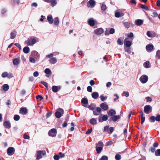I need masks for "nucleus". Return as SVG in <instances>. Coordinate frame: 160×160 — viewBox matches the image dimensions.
Returning <instances> with one entry per match:
<instances>
[{"label": "nucleus", "instance_id": "f257e3e1", "mask_svg": "<svg viewBox=\"0 0 160 160\" xmlns=\"http://www.w3.org/2000/svg\"><path fill=\"white\" fill-rule=\"evenodd\" d=\"M155 120L158 122L160 121V114H157L156 117L153 116H151L149 118V121L151 122H153Z\"/></svg>", "mask_w": 160, "mask_h": 160}, {"label": "nucleus", "instance_id": "f03ea898", "mask_svg": "<svg viewBox=\"0 0 160 160\" xmlns=\"http://www.w3.org/2000/svg\"><path fill=\"white\" fill-rule=\"evenodd\" d=\"M27 42V41H26ZM28 45H33L36 43V39L33 37H31L28 38L27 41Z\"/></svg>", "mask_w": 160, "mask_h": 160}, {"label": "nucleus", "instance_id": "7ed1b4c3", "mask_svg": "<svg viewBox=\"0 0 160 160\" xmlns=\"http://www.w3.org/2000/svg\"><path fill=\"white\" fill-rule=\"evenodd\" d=\"M152 110V108L150 105H147L144 108V112L147 114L149 113Z\"/></svg>", "mask_w": 160, "mask_h": 160}, {"label": "nucleus", "instance_id": "20e7f679", "mask_svg": "<svg viewBox=\"0 0 160 160\" xmlns=\"http://www.w3.org/2000/svg\"><path fill=\"white\" fill-rule=\"evenodd\" d=\"M114 128L112 127L109 128V126H107L104 127L103 132H107L108 134L112 133L114 131Z\"/></svg>", "mask_w": 160, "mask_h": 160}, {"label": "nucleus", "instance_id": "39448f33", "mask_svg": "<svg viewBox=\"0 0 160 160\" xmlns=\"http://www.w3.org/2000/svg\"><path fill=\"white\" fill-rule=\"evenodd\" d=\"M57 130L55 128H52L48 132V135L51 137H55L57 135Z\"/></svg>", "mask_w": 160, "mask_h": 160}, {"label": "nucleus", "instance_id": "423d86ee", "mask_svg": "<svg viewBox=\"0 0 160 160\" xmlns=\"http://www.w3.org/2000/svg\"><path fill=\"white\" fill-rule=\"evenodd\" d=\"M15 152L14 148L10 147L8 148L7 151V153L8 155L11 156L13 155Z\"/></svg>", "mask_w": 160, "mask_h": 160}, {"label": "nucleus", "instance_id": "0eeeda50", "mask_svg": "<svg viewBox=\"0 0 160 160\" xmlns=\"http://www.w3.org/2000/svg\"><path fill=\"white\" fill-rule=\"evenodd\" d=\"M139 79L142 83H144L148 81V78L147 75H143L140 77Z\"/></svg>", "mask_w": 160, "mask_h": 160}, {"label": "nucleus", "instance_id": "6e6552de", "mask_svg": "<svg viewBox=\"0 0 160 160\" xmlns=\"http://www.w3.org/2000/svg\"><path fill=\"white\" fill-rule=\"evenodd\" d=\"M87 6L88 7H93L95 5V2L94 0H90L87 3Z\"/></svg>", "mask_w": 160, "mask_h": 160}, {"label": "nucleus", "instance_id": "1a4fd4ad", "mask_svg": "<svg viewBox=\"0 0 160 160\" xmlns=\"http://www.w3.org/2000/svg\"><path fill=\"white\" fill-rule=\"evenodd\" d=\"M103 30L102 28H99L96 29L94 32V33L97 35H99L103 32Z\"/></svg>", "mask_w": 160, "mask_h": 160}, {"label": "nucleus", "instance_id": "9d476101", "mask_svg": "<svg viewBox=\"0 0 160 160\" xmlns=\"http://www.w3.org/2000/svg\"><path fill=\"white\" fill-rule=\"evenodd\" d=\"M3 125L6 128L10 129L11 127V124L9 121H5L4 122Z\"/></svg>", "mask_w": 160, "mask_h": 160}, {"label": "nucleus", "instance_id": "9b49d317", "mask_svg": "<svg viewBox=\"0 0 160 160\" xmlns=\"http://www.w3.org/2000/svg\"><path fill=\"white\" fill-rule=\"evenodd\" d=\"M61 89V86H53L52 88V91L54 92H56L59 90Z\"/></svg>", "mask_w": 160, "mask_h": 160}, {"label": "nucleus", "instance_id": "f8f14e48", "mask_svg": "<svg viewBox=\"0 0 160 160\" xmlns=\"http://www.w3.org/2000/svg\"><path fill=\"white\" fill-rule=\"evenodd\" d=\"M19 112L22 115H26L28 113V110L25 108H21L20 109Z\"/></svg>", "mask_w": 160, "mask_h": 160}, {"label": "nucleus", "instance_id": "ddd939ff", "mask_svg": "<svg viewBox=\"0 0 160 160\" xmlns=\"http://www.w3.org/2000/svg\"><path fill=\"white\" fill-rule=\"evenodd\" d=\"M108 119V117L107 115H103L101 119V118L99 117L98 118V121L99 122H102L103 121H106Z\"/></svg>", "mask_w": 160, "mask_h": 160}, {"label": "nucleus", "instance_id": "4468645a", "mask_svg": "<svg viewBox=\"0 0 160 160\" xmlns=\"http://www.w3.org/2000/svg\"><path fill=\"white\" fill-rule=\"evenodd\" d=\"M100 106L104 110H106L108 109V105L104 103H102L100 104Z\"/></svg>", "mask_w": 160, "mask_h": 160}, {"label": "nucleus", "instance_id": "2eb2a0df", "mask_svg": "<svg viewBox=\"0 0 160 160\" xmlns=\"http://www.w3.org/2000/svg\"><path fill=\"white\" fill-rule=\"evenodd\" d=\"M120 117L119 115H117V116H113L111 118H110L109 120H112L113 121L115 122H116L117 120L119 119H120Z\"/></svg>", "mask_w": 160, "mask_h": 160}, {"label": "nucleus", "instance_id": "dca6fc26", "mask_svg": "<svg viewBox=\"0 0 160 160\" xmlns=\"http://www.w3.org/2000/svg\"><path fill=\"white\" fill-rule=\"evenodd\" d=\"M143 23V21L141 19L136 20L135 22V24L137 26H141Z\"/></svg>", "mask_w": 160, "mask_h": 160}, {"label": "nucleus", "instance_id": "f3484780", "mask_svg": "<svg viewBox=\"0 0 160 160\" xmlns=\"http://www.w3.org/2000/svg\"><path fill=\"white\" fill-rule=\"evenodd\" d=\"M17 35V32L15 30H13L10 33V38L11 39H14Z\"/></svg>", "mask_w": 160, "mask_h": 160}, {"label": "nucleus", "instance_id": "a211bd4d", "mask_svg": "<svg viewBox=\"0 0 160 160\" xmlns=\"http://www.w3.org/2000/svg\"><path fill=\"white\" fill-rule=\"evenodd\" d=\"M116 114V112L113 109H111L108 112V115L109 116H113Z\"/></svg>", "mask_w": 160, "mask_h": 160}, {"label": "nucleus", "instance_id": "6ab92c4d", "mask_svg": "<svg viewBox=\"0 0 160 160\" xmlns=\"http://www.w3.org/2000/svg\"><path fill=\"white\" fill-rule=\"evenodd\" d=\"M88 24L91 26L93 27L95 25V22L93 18H90L88 20Z\"/></svg>", "mask_w": 160, "mask_h": 160}, {"label": "nucleus", "instance_id": "aec40b11", "mask_svg": "<svg viewBox=\"0 0 160 160\" xmlns=\"http://www.w3.org/2000/svg\"><path fill=\"white\" fill-rule=\"evenodd\" d=\"M153 48V46L152 44H149L147 45L146 47V49L147 51H151Z\"/></svg>", "mask_w": 160, "mask_h": 160}, {"label": "nucleus", "instance_id": "412c9836", "mask_svg": "<svg viewBox=\"0 0 160 160\" xmlns=\"http://www.w3.org/2000/svg\"><path fill=\"white\" fill-rule=\"evenodd\" d=\"M57 59L56 58L52 57L49 60L50 63L51 64H54L57 62Z\"/></svg>", "mask_w": 160, "mask_h": 160}, {"label": "nucleus", "instance_id": "4be33fe9", "mask_svg": "<svg viewBox=\"0 0 160 160\" xmlns=\"http://www.w3.org/2000/svg\"><path fill=\"white\" fill-rule=\"evenodd\" d=\"M20 60L18 58H15L14 59L13 61V63L14 65L17 66L18 65V64L20 63Z\"/></svg>", "mask_w": 160, "mask_h": 160}, {"label": "nucleus", "instance_id": "5701e85b", "mask_svg": "<svg viewBox=\"0 0 160 160\" xmlns=\"http://www.w3.org/2000/svg\"><path fill=\"white\" fill-rule=\"evenodd\" d=\"M91 95L92 98H93L95 99L97 98L99 96L98 93V92H92Z\"/></svg>", "mask_w": 160, "mask_h": 160}, {"label": "nucleus", "instance_id": "b1692460", "mask_svg": "<svg viewBox=\"0 0 160 160\" xmlns=\"http://www.w3.org/2000/svg\"><path fill=\"white\" fill-rule=\"evenodd\" d=\"M124 15V13H121L119 12H117L115 13V16L116 17L119 18L123 16Z\"/></svg>", "mask_w": 160, "mask_h": 160}, {"label": "nucleus", "instance_id": "393cba45", "mask_svg": "<svg viewBox=\"0 0 160 160\" xmlns=\"http://www.w3.org/2000/svg\"><path fill=\"white\" fill-rule=\"evenodd\" d=\"M47 20L48 21L50 24H52L53 22V20L52 16H48L47 18Z\"/></svg>", "mask_w": 160, "mask_h": 160}, {"label": "nucleus", "instance_id": "a878e982", "mask_svg": "<svg viewBox=\"0 0 160 160\" xmlns=\"http://www.w3.org/2000/svg\"><path fill=\"white\" fill-rule=\"evenodd\" d=\"M96 148L97 153L98 154L100 153L101 152L103 149L102 147H98L97 146V144H96Z\"/></svg>", "mask_w": 160, "mask_h": 160}, {"label": "nucleus", "instance_id": "bb28decb", "mask_svg": "<svg viewBox=\"0 0 160 160\" xmlns=\"http://www.w3.org/2000/svg\"><path fill=\"white\" fill-rule=\"evenodd\" d=\"M23 50L24 53L27 54L30 52V48L28 47H25L23 48Z\"/></svg>", "mask_w": 160, "mask_h": 160}, {"label": "nucleus", "instance_id": "cd10ccee", "mask_svg": "<svg viewBox=\"0 0 160 160\" xmlns=\"http://www.w3.org/2000/svg\"><path fill=\"white\" fill-rule=\"evenodd\" d=\"M42 152L41 151H39L37 152V159H39L42 158Z\"/></svg>", "mask_w": 160, "mask_h": 160}, {"label": "nucleus", "instance_id": "c85d7f7f", "mask_svg": "<svg viewBox=\"0 0 160 160\" xmlns=\"http://www.w3.org/2000/svg\"><path fill=\"white\" fill-rule=\"evenodd\" d=\"M81 102L82 103L84 104H88V100L87 98H82L81 100Z\"/></svg>", "mask_w": 160, "mask_h": 160}, {"label": "nucleus", "instance_id": "c756f323", "mask_svg": "<svg viewBox=\"0 0 160 160\" xmlns=\"http://www.w3.org/2000/svg\"><path fill=\"white\" fill-rule=\"evenodd\" d=\"M2 89L5 91H7L9 89V87L8 84H5L2 86Z\"/></svg>", "mask_w": 160, "mask_h": 160}, {"label": "nucleus", "instance_id": "7c9ffc66", "mask_svg": "<svg viewBox=\"0 0 160 160\" xmlns=\"http://www.w3.org/2000/svg\"><path fill=\"white\" fill-rule=\"evenodd\" d=\"M124 49L125 51L128 52V54H130L131 52L130 47H125Z\"/></svg>", "mask_w": 160, "mask_h": 160}, {"label": "nucleus", "instance_id": "2f4dec72", "mask_svg": "<svg viewBox=\"0 0 160 160\" xmlns=\"http://www.w3.org/2000/svg\"><path fill=\"white\" fill-rule=\"evenodd\" d=\"M143 65L146 68H148L150 67V62L149 61H146L144 63Z\"/></svg>", "mask_w": 160, "mask_h": 160}, {"label": "nucleus", "instance_id": "473e14b6", "mask_svg": "<svg viewBox=\"0 0 160 160\" xmlns=\"http://www.w3.org/2000/svg\"><path fill=\"white\" fill-rule=\"evenodd\" d=\"M55 116L57 118H59L62 116L61 113L58 111H56L55 113Z\"/></svg>", "mask_w": 160, "mask_h": 160}, {"label": "nucleus", "instance_id": "72a5a7b5", "mask_svg": "<svg viewBox=\"0 0 160 160\" xmlns=\"http://www.w3.org/2000/svg\"><path fill=\"white\" fill-rule=\"evenodd\" d=\"M54 23L55 25H57L59 24V20L58 17H56L54 18Z\"/></svg>", "mask_w": 160, "mask_h": 160}, {"label": "nucleus", "instance_id": "f704fd0d", "mask_svg": "<svg viewBox=\"0 0 160 160\" xmlns=\"http://www.w3.org/2000/svg\"><path fill=\"white\" fill-rule=\"evenodd\" d=\"M90 122L91 124L95 125L97 123V121L95 118H92L90 120Z\"/></svg>", "mask_w": 160, "mask_h": 160}, {"label": "nucleus", "instance_id": "c9c22d12", "mask_svg": "<svg viewBox=\"0 0 160 160\" xmlns=\"http://www.w3.org/2000/svg\"><path fill=\"white\" fill-rule=\"evenodd\" d=\"M140 7L141 8L144 9L148 11L149 10V8L148 7L145 5L141 4Z\"/></svg>", "mask_w": 160, "mask_h": 160}, {"label": "nucleus", "instance_id": "e433bc0d", "mask_svg": "<svg viewBox=\"0 0 160 160\" xmlns=\"http://www.w3.org/2000/svg\"><path fill=\"white\" fill-rule=\"evenodd\" d=\"M132 45V42L129 41H127L125 43L126 47H130Z\"/></svg>", "mask_w": 160, "mask_h": 160}, {"label": "nucleus", "instance_id": "4c0bfd02", "mask_svg": "<svg viewBox=\"0 0 160 160\" xmlns=\"http://www.w3.org/2000/svg\"><path fill=\"white\" fill-rule=\"evenodd\" d=\"M155 155L156 156H160V149H158L155 151Z\"/></svg>", "mask_w": 160, "mask_h": 160}, {"label": "nucleus", "instance_id": "58836bf2", "mask_svg": "<svg viewBox=\"0 0 160 160\" xmlns=\"http://www.w3.org/2000/svg\"><path fill=\"white\" fill-rule=\"evenodd\" d=\"M45 73L46 74H51L52 72L51 70L48 68H46L44 70Z\"/></svg>", "mask_w": 160, "mask_h": 160}, {"label": "nucleus", "instance_id": "ea45409f", "mask_svg": "<svg viewBox=\"0 0 160 160\" xmlns=\"http://www.w3.org/2000/svg\"><path fill=\"white\" fill-rule=\"evenodd\" d=\"M116 160H120L121 158V156L119 154H116L115 157Z\"/></svg>", "mask_w": 160, "mask_h": 160}, {"label": "nucleus", "instance_id": "a19ab883", "mask_svg": "<svg viewBox=\"0 0 160 160\" xmlns=\"http://www.w3.org/2000/svg\"><path fill=\"white\" fill-rule=\"evenodd\" d=\"M96 144H97V146H99L98 147H102V148L103 147V144L102 142L99 141L98 142V143H96Z\"/></svg>", "mask_w": 160, "mask_h": 160}, {"label": "nucleus", "instance_id": "79ce46f5", "mask_svg": "<svg viewBox=\"0 0 160 160\" xmlns=\"http://www.w3.org/2000/svg\"><path fill=\"white\" fill-rule=\"evenodd\" d=\"M20 117L19 115H15L14 117V119L15 121H18L19 120Z\"/></svg>", "mask_w": 160, "mask_h": 160}, {"label": "nucleus", "instance_id": "37998d69", "mask_svg": "<svg viewBox=\"0 0 160 160\" xmlns=\"http://www.w3.org/2000/svg\"><path fill=\"white\" fill-rule=\"evenodd\" d=\"M106 8L107 7L106 5L104 3L102 4L101 7V10L103 11H104L106 9Z\"/></svg>", "mask_w": 160, "mask_h": 160}, {"label": "nucleus", "instance_id": "c03bdc74", "mask_svg": "<svg viewBox=\"0 0 160 160\" xmlns=\"http://www.w3.org/2000/svg\"><path fill=\"white\" fill-rule=\"evenodd\" d=\"M57 3V2L56 0H52L51 4L52 6H54L56 5Z\"/></svg>", "mask_w": 160, "mask_h": 160}, {"label": "nucleus", "instance_id": "a18cd8bd", "mask_svg": "<svg viewBox=\"0 0 160 160\" xmlns=\"http://www.w3.org/2000/svg\"><path fill=\"white\" fill-rule=\"evenodd\" d=\"M36 98L37 99H39L40 101H41L43 99V97L40 95H38L36 96Z\"/></svg>", "mask_w": 160, "mask_h": 160}, {"label": "nucleus", "instance_id": "49530a36", "mask_svg": "<svg viewBox=\"0 0 160 160\" xmlns=\"http://www.w3.org/2000/svg\"><path fill=\"white\" fill-rule=\"evenodd\" d=\"M88 108L90 110H93L94 109V108L93 106V104H91L89 105L88 106Z\"/></svg>", "mask_w": 160, "mask_h": 160}, {"label": "nucleus", "instance_id": "de8ad7c7", "mask_svg": "<svg viewBox=\"0 0 160 160\" xmlns=\"http://www.w3.org/2000/svg\"><path fill=\"white\" fill-rule=\"evenodd\" d=\"M8 74V73L7 72H5L2 73L1 76L2 78H5L7 77Z\"/></svg>", "mask_w": 160, "mask_h": 160}, {"label": "nucleus", "instance_id": "09e8293b", "mask_svg": "<svg viewBox=\"0 0 160 160\" xmlns=\"http://www.w3.org/2000/svg\"><path fill=\"white\" fill-rule=\"evenodd\" d=\"M124 26L126 28H129L130 26V23L128 22H125L124 23Z\"/></svg>", "mask_w": 160, "mask_h": 160}, {"label": "nucleus", "instance_id": "8fccbe9b", "mask_svg": "<svg viewBox=\"0 0 160 160\" xmlns=\"http://www.w3.org/2000/svg\"><path fill=\"white\" fill-rule=\"evenodd\" d=\"M100 98H101V100L102 101H103L105 100V99L107 98V96H105L104 97V96L102 95H101L100 96Z\"/></svg>", "mask_w": 160, "mask_h": 160}, {"label": "nucleus", "instance_id": "3c124183", "mask_svg": "<svg viewBox=\"0 0 160 160\" xmlns=\"http://www.w3.org/2000/svg\"><path fill=\"white\" fill-rule=\"evenodd\" d=\"M59 155L56 154L53 157V158L55 160H58L60 158Z\"/></svg>", "mask_w": 160, "mask_h": 160}, {"label": "nucleus", "instance_id": "603ef678", "mask_svg": "<svg viewBox=\"0 0 160 160\" xmlns=\"http://www.w3.org/2000/svg\"><path fill=\"white\" fill-rule=\"evenodd\" d=\"M13 2L15 4L18 5L20 3L19 0H12Z\"/></svg>", "mask_w": 160, "mask_h": 160}, {"label": "nucleus", "instance_id": "864d4df0", "mask_svg": "<svg viewBox=\"0 0 160 160\" xmlns=\"http://www.w3.org/2000/svg\"><path fill=\"white\" fill-rule=\"evenodd\" d=\"M99 160H108V157L106 156H103Z\"/></svg>", "mask_w": 160, "mask_h": 160}, {"label": "nucleus", "instance_id": "5fc2aeb1", "mask_svg": "<svg viewBox=\"0 0 160 160\" xmlns=\"http://www.w3.org/2000/svg\"><path fill=\"white\" fill-rule=\"evenodd\" d=\"M117 43L119 45H122L123 43L121 41V38H119L117 40Z\"/></svg>", "mask_w": 160, "mask_h": 160}, {"label": "nucleus", "instance_id": "6e6d98bb", "mask_svg": "<svg viewBox=\"0 0 160 160\" xmlns=\"http://www.w3.org/2000/svg\"><path fill=\"white\" fill-rule=\"evenodd\" d=\"M87 90L88 92H91L92 91V87L90 86H88L87 87Z\"/></svg>", "mask_w": 160, "mask_h": 160}, {"label": "nucleus", "instance_id": "4d7b16f0", "mask_svg": "<svg viewBox=\"0 0 160 160\" xmlns=\"http://www.w3.org/2000/svg\"><path fill=\"white\" fill-rule=\"evenodd\" d=\"M158 16V14L156 12L154 11L152 13V16L153 17H157Z\"/></svg>", "mask_w": 160, "mask_h": 160}, {"label": "nucleus", "instance_id": "13d9d810", "mask_svg": "<svg viewBox=\"0 0 160 160\" xmlns=\"http://www.w3.org/2000/svg\"><path fill=\"white\" fill-rule=\"evenodd\" d=\"M14 45L17 47L20 50L21 49V47L19 43H15L14 44Z\"/></svg>", "mask_w": 160, "mask_h": 160}, {"label": "nucleus", "instance_id": "bf43d9fd", "mask_svg": "<svg viewBox=\"0 0 160 160\" xmlns=\"http://www.w3.org/2000/svg\"><path fill=\"white\" fill-rule=\"evenodd\" d=\"M23 138L24 139H29L30 137L29 136L27 135L26 133H25L23 135Z\"/></svg>", "mask_w": 160, "mask_h": 160}, {"label": "nucleus", "instance_id": "052dcab7", "mask_svg": "<svg viewBox=\"0 0 160 160\" xmlns=\"http://www.w3.org/2000/svg\"><path fill=\"white\" fill-rule=\"evenodd\" d=\"M92 128H91L90 129H88V130L86 132V134H90L92 132Z\"/></svg>", "mask_w": 160, "mask_h": 160}, {"label": "nucleus", "instance_id": "680f3d73", "mask_svg": "<svg viewBox=\"0 0 160 160\" xmlns=\"http://www.w3.org/2000/svg\"><path fill=\"white\" fill-rule=\"evenodd\" d=\"M115 30L113 28H111L109 30V33L110 34H112L114 33Z\"/></svg>", "mask_w": 160, "mask_h": 160}, {"label": "nucleus", "instance_id": "e2e57ef3", "mask_svg": "<svg viewBox=\"0 0 160 160\" xmlns=\"http://www.w3.org/2000/svg\"><path fill=\"white\" fill-rule=\"evenodd\" d=\"M58 155H59L60 158H64L65 156V154L61 152H60Z\"/></svg>", "mask_w": 160, "mask_h": 160}, {"label": "nucleus", "instance_id": "0e129e2a", "mask_svg": "<svg viewBox=\"0 0 160 160\" xmlns=\"http://www.w3.org/2000/svg\"><path fill=\"white\" fill-rule=\"evenodd\" d=\"M41 83L45 87L48 86L47 83L43 81H41Z\"/></svg>", "mask_w": 160, "mask_h": 160}, {"label": "nucleus", "instance_id": "69168bd1", "mask_svg": "<svg viewBox=\"0 0 160 160\" xmlns=\"http://www.w3.org/2000/svg\"><path fill=\"white\" fill-rule=\"evenodd\" d=\"M141 123L142 124L145 121V117H141Z\"/></svg>", "mask_w": 160, "mask_h": 160}, {"label": "nucleus", "instance_id": "338daca9", "mask_svg": "<svg viewBox=\"0 0 160 160\" xmlns=\"http://www.w3.org/2000/svg\"><path fill=\"white\" fill-rule=\"evenodd\" d=\"M149 151H150L152 152L153 153L155 152V149L154 147H151L149 149Z\"/></svg>", "mask_w": 160, "mask_h": 160}, {"label": "nucleus", "instance_id": "774afa93", "mask_svg": "<svg viewBox=\"0 0 160 160\" xmlns=\"http://www.w3.org/2000/svg\"><path fill=\"white\" fill-rule=\"evenodd\" d=\"M13 77L12 74V73H9L8 74L7 77L9 79L12 78Z\"/></svg>", "mask_w": 160, "mask_h": 160}]
</instances>
